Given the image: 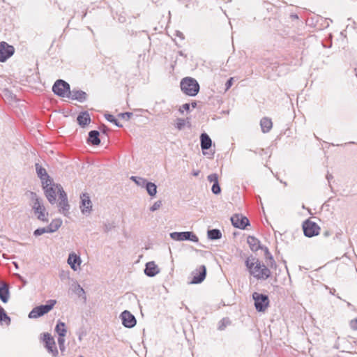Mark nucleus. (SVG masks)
<instances>
[{
	"mask_svg": "<svg viewBox=\"0 0 357 357\" xmlns=\"http://www.w3.org/2000/svg\"><path fill=\"white\" fill-rule=\"evenodd\" d=\"M245 265L250 274L257 280H265L271 275L270 269L264 263L252 256L247 258Z\"/></svg>",
	"mask_w": 357,
	"mask_h": 357,
	"instance_id": "obj_1",
	"label": "nucleus"
},
{
	"mask_svg": "<svg viewBox=\"0 0 357 357\" xmlns=\"http://www.w3.org/2000/svg\"><path fill=\"white\" fill-rule=\"evenodd\" d=\"M26 195L31 201V206L37 219L43 222H48V212L43 205V200L34 192L29 191Z\"/></svg>",
	"mask_w": 357,
	"mask_h": 357,
	"instance_id": "obj_2",
	"label": "nucleus"
},
{
	"mask_svg": "<svg viewBox=\"0 0 357 357\" xmlns=\"http://www.w3.org/2000/svg\"><path fill=\"white\" fill-rule=\"evenodd\" d=\"M43 188L45 197L51 204H54L56 200V195L60 196L61 191H64L60 184H56L52 180L43 181Z\"/></svg>",
	"mask_w": 357,
	"mask_h": 357,
	"instance_id": "obj_3",
	"label": "nucleus"
},
{
	"mask_svg": "<svg viewBox=\"0 0 357 357\" xmlns=\"http://www.w3.org/2000/svg\"><path fill=\"white\" fill-rule=\"evenodd\" d=\"M181 89L185 95L195 96L199 91V84L192 77H187L181 79Z\"/></svg>",
	"mask_w": 357,
	"mask_h": 357,
	"instance_id": "obj_4",
	"label": "nucleus"
},
{
	"mask_svg": "<svg viewBox=\"0 0 357 357\" xmlns=\"http://www.w3.org/2000/svg\"><path fill=\"white\" fill-rule=\"evenodd\" d=\"M56 303V300H49L45 305H41L34 307L29 314L31 319L38 318L49 312Z\"/></svg>",
	"mask_w": 357,
	"mask_h": 357,
	"instance_id": "obj_5",
	"label": "nucleus"
},
{
	"mask_svg": "<svg viewBox=\"0 0 357 357\" xmlns=\"http://www.w3.org/2000/svg\"><path fill=\"white\" fill-rule=\"evenodd\" d=\"M252 298L255 301V306L258 312H264L269 305V298L268 296L258 292L252 294Z\"/></svg>",
	"mask_w": 357,
	"mask_h": 357,
	"instance_id": "obj_6",
	"label": "nucleus"
},
{
	"mask_svg": "<svg viewBox=\"0 0 357 357\" xmlns=\"http://www.w3.org/2000/svg\"><path fill=\"white\" fill-rule=\"evenodd\" d=\"M52 91L60 97H68L70 93V85L63 79H58L54 84Z\"/></svg>",
	"mask_w": 357,
	"mask_h": 357,
	"instance_id": "obj_7",
	"label": "nucleus"
},
{
	"mask_svg": "<svg viewBox=\"0 0 357 357\" xmlns=\"http://www.w3.org/2000/svg\"><path fill=\"white\" fill-rule=\"evenodd\" d=\"M303 229L305 236L307 237H312L319 234L320 227L315 222L307 220L303 224Z\"/></svg>",
	"mask_w": 357,
	"mask_h": 357,
	"instance_id": "obj_8",
	"label": "nucleus"
},
{
	"mask_svg": "<svg viewBox=\"0 0 357 357\" xmlns=\"http://www.w3.org/2000/svg\"><path fill=\"white\" fill-rule=\"evenodd\" d=\"M170 237L175 241H191L198 242V237L192 231L172 232L170 233Z\"/></svg>",
	"mask_w": 357,
	"mask_h": 357,
	"instance_id": "obj_9",
	"label": "nucleus"
},
{
	"mask_svg": "<svg viewBox=\"0 0 357 357\" xmlns=\"http://www.w3.org/2000/svg\"><path fill=\"white\" fill-rule=\"evenodd\" d=\"M15 48L8 45L6 42L0 43V61L5 62L8 58L13 55Z\"/></svg>",
	"mask_w": 357,
	"mask_h": 357,
	"instance_id": "obj_10",
	"label": "nucleus"
},
{
	"mask_svg": "<svg viewBox=\"0 0 357 357\" xmlns=\"http://www.w3.org/2000/svg\"><path fill=\"white\" fill-rule=\"evenodd\" d=\"M80 209L83 214H90L92 211V202L87 193H82L80 195Z\"/></svg>",
	"mask_w": 357,
	"mask_h": 357,
	"instance_id": "obj_11",
	"label": "nucleus"
},
{
	"mask_svg": "<svg viewBox=\"0 0 357 357\" xmlns=\"http://www.w3.org/2000/svg\"><path fill=\"white\" fill-rule=\"evenodd\" d=\"M43 341L45 343V347L54 357L58 355V350L55 345L54 339L49 333L43 334Z\"/></svg>",
	"mask_w": 357,
	"mask_h": 357,
	"instance_id": "obj_12",
	"label": "nucleus"
},
{
	"mask_svg": "<svg viewBox=\"0 0 357 357\" xmlns=\"http://www.w3.org/2000/svg\"><path fill=\"white\" fill-rule=\"evenodd\" d=\"M59 199V212L66 216L68 214L70 205L68 204L67 195L65 191H61Z\"/></svg>",
	"mask_w": 357,
	"mask_h": 357,
	"instance_id": "obj_13",
	"label": "nucleus"
},
{
	"mask_svg": "<svg viewBox=\"0 0 357 357\" xmlns=\"http://www.w3.org/2000/svg\"><path fill=\"white\" fill-rule=\"evenodd\" d=\"M234 227L239 229H245L249 225V220L241 215L235 214L231 218Z\"/></svg>",
	"mask_w": 357,
	"mask_h": 357,
	"instance_id": "obj_14",
	"label": "nucleus"
},
{
	"mask_svg": "<svg viewBox=\"0 0 357 357\" xmlns=\"http://www.w3.org/2000/svg\"><path fill=\"white\" fill-rule=\"evenodd\" d=\"M206 268L204 265H201L195 271H193V279L192 283H201L206 278Z\"/></svg>",
	"mask_w": 357,
	"mask_h": 357,
	"instance_id": "obj_15",
	"label": "nucleus"
},
{
	"mask_svg": "<svg viewBox=\"0 0 357 357\" xmlns=\"http://www.w3.org/2000/svg\"><path fill=\"white\" fill-rule=\"evenodd\" d=\"M122 324L125 327L132 328L136 324L135 317L128 310L123 311L121 314Z\"/></svg>",
	"mask_w": 357,
	"mask_h": 357,
	"instance_id": "obj_16",
	"label": "nucleus"
},
{
	"mask_svg": "<svg viewBox=\"0 0 357 357\" xmlns=\"http://www.w3.org/2000/svg\"><path fill=\"white\" fill-rule=\"evenodd\" d=\"M67 262L70 265V268L73 271H76L79 268L82 259L78 255L75 254V252H71L68 255Z\"/></svg>",
	"mask_w": 357,
	"mask_h": 357,
	"instance_id": "obj_17",
	"label": "nucleus"
},
{
	"mask_svg": "<svg viewBox=\"0 0 357 357\" xmlns=\"http://www.w3.org/2000/svg\"><path fill=\"white\" fill-rule=\"evenodd\" d=\"M160 273V268L155 261H149L146 264L144 273L149 277H154Z\"/></svg>",
	"mask_w": 357,
	"mask_h": 357,
	"instance_id": "obj_18",
	"label": "nucleus"
},
{
	"mask_svg": "<svg viewBox=\"0 0 357 357\" xmlns=\"http://www.w3.org/2000/svg\"><path fill=\"white\" fill-rule=\"evenodd\" d=\"M86 93L81 90H73L72 91L70 90V93L68 96V98H70L72 100H76L81 102L86 100Z\"/></svg>",
	"mask_w": 357,
	"mask_h": 357,
	"instance_id": "obj_19",
	"label": "nucleus"
},
{
	"mask_svg": "<svg viewBox=\"0 0 357 357\" xmlns=\"http://www.w3.org/2000/svg\"><path fill=\"white\" fill-rule=\"evenodd\" d=\"M36 170L38 176L40 178L42 185L43 184V181H47V180H52L49 175L47 173V171L45 168L41 167L39 164H36Z\"/></svg>",
	"mask_w": 357,
	"mask_h": 357,
	"instance_id": "obj_20",
	"label": "nucleus"
},
{
	"mask_svg": "<svg viewBox=\"0 0 357 357\" xmlns=\"http://www.w3.org/2000/svg\"><path fill=\"white\" fill-rule=\"evenodd\" d=\"M77 122L82 127H85L91 122L89 114L87 112L80 113L77 116Z\"/></svg>",
	"mask_w": 357,
	"mask_h": 357,
	"instance_id": "obj_21",
	"label": "nucleus"
},
{
	"mask_svg": "<svg viewBox=\"0 0 357 357\" xmlns=\"http://www.w3.org/2000/svg\"><path fill=\"white\" fill-rule=\"evenodd\" d=\"M260 126L264 133L268 132L273 127L271 119L267 117L262 118L260 121Z\"/></svg>",
	"mask_w": 357,
	"mask_h": 357,
	"instance_id": "obj_22",
	"label": "nucleus"
},
{
	"mask_svg": "<svg viewBox=\"0 0 357 357\" xmlns=\"http://www.w3.org/2000/svg\"><path fill=\"white\" fill-rule=\"evenodd\" d=\"M247 242L252 251L255 252L260 249V242L257 238L249 236Z\"/></svg>",
	"mask_w": 357,
	"mask_h": 357,
	"instance_id": "obj_23",
	"label": "nucleus"
},
{
	"mask_svg": "<svg viewBox=\"0 0 357 357\" xmlns=\"http://www.w3.org/2000/svg\"><path fill=\"white\" fill-rule=\"evenodd\" d=\"M200 139L202 149L206 150L211 146V139L206 133H202L201 135Z\"/></svg>",
	"mask_w": 357,
	"mask_h": 357,
	"instance_id": "obj_24",
	"label": "nucleus"
},
{
	"mask_svg": "<svg viewBox=\"0 0 357 357\" xmlns=\"http://www.w3.org/2000/svg\"><path fill=\"white\" fill-rule=\"evenodd\" d=\"M99 135V132L97 130L90 131L89 133V142L93 145H99L100 143Z\"/></svg>",
	"mask_w": 357,
	"mask_h": 357,
	"instance_id": "obj_25",
	"label": "nucleus"
},
{
	"mask_svg": "<svg viewBox=\"0 0 357 357\" xmlns=\"http://www.w3.org/2000/svg\"><path fill=\"white\" fill-rule=\"evenodd\" d=\"M62 225L61 219H54L52 220L50 224L46 227L49 233H53L57 231Z\"/></svg>",
	"mask_w": 357,
	"mask_h": 357,
	"instance_id": "obj_26",
	"label": "nucleus"
},
{
	"mask_svg": "<svg viewBox=\"0 0 357 357\" xmlns=\"http://www.w3.org/2000/svg\"><path fill=\"white\" fill-rule=\"evenodd\" d=\"M9 298V290L6 283H3L2 287H0V299L6 303Z\"/></svg>",
	"mask_w": 357,
	"mask_h": 357,
	"instance_id": "obj_27",
	"label": "nucleus"
},
{
	"mask_svg": "<svg viewBox=\"0 0 357 357\" xmlns=\"http://www.w3.org/2000/svg\"><path fill=\"white\" fill-rule=\"evenodd\" d=\"M55 331L59 335V337H65L67 332L65 323L59 321L55 327Z\"/></svg>",
	"mask_w": 357,
	"mask_h": 357,
	"instance_id": "obj_28",
	"label": "nucleus"
},
{
	"mask_svg": "<svg viewBox=\"0 0 357 357\" xmlns=\"http://www.w3.org/2000/svg\"><path fill=\"white\" fill-rule=\"evenodd\" d=\"M207 234L208 238L211 240H218L222 237L221 231L217 229L208 230Z\"/></svg>",
	"mask_w": 357,
	"mask_h": 357,
	"instance_id": "obj_29",
	"label": "nucleus"
},
{
	"mask_svg": "<svg viewBox=\"0 0 357 357\" xmlns=\"http://www.w3.org/2000/svg\"><path fill=\"white\" fill-rule=\"evenodd\" d=\"M144 188H146L147 193L151 197L155 196V195L157 193V186L155 183L148 181Z\"/></svg>",
	"mask_w": 357,
	"mask_h": 357,
	"instance_id": "obj_30",
	"label": "nucleus"
},
{
	"mask_svg": "<svg viewBox=\"0 0 357 357\" xmlns=\"http://www.w3.org/2000/svg\"><path fill=\"white\" fill-rule=\"evenodd\" d=\"M0 322L5 323L6 325H9L10 323V319L6 313L4 309L0 305Z\"/></svg>",
	"mask_w": 357,
	"mask_h": 357,
	"instance_id": "obj_31",
	"label": "nucleus"
},
{
	"mask_svg": "<svg viewBox=\"0 0 357 357\" xmlns=\"http://www.w3.org/2000/svg\"><path fill=\"white\" fill-rule=\"evenodd\" d=\"M73 291L79 297L86 298L84 289L78 283L75 284Z\"/></svg>",
	"mask_w": 357,
	"mask_h": 357,
	"instance_id": "obj_32",
	"label": "nucleus"
},
{
	"mask_svg": "<svg viewBox=\"0 0 357 357\" xmlns=\"http://www.w3.org/2000/svg\"><path fill=\"white\" fill-rule=\"evenodd\" d=\"M105 119L109 121V122H112V123H114L116 126L118 127H122V125L119 124L118 121L115 119V117L112 115V114H106L105 115Z\"/></svg>",
	"mask_w": 357,
	"mask_h": 357,
	"instance_id": "obj_33",
	"label": "nucleus"
},
{
	"mask_svg": "<svg viewBox=\"0 0 357 357\" xmlns=\"http://www.w3.org/2000/svg\"><path fill=\"white\" fill-rule=\"evenodd\" d=\"M45 233H49L47 227H41V228H38L37 229H36L34 231H33V235L35 236H39L43 234H45Z\"/></svg>",
	"mask_w": 357,
	"mask_h": 357,
	"instance_id": "obj_34",
	"label": "nucleus"
},
{
	"mask_svg": "<svg viewBox=\"0 0 357 357\" xmlns=\"http://www.w3.org/2000/svg\"><path fill=\"white\" fill-rule=\"evenodd\" d=\"M207 179L209 182L217 183H218V176L217 174H211L207 176Z\"/></svg>",
	"mask_w": 357,
	"mask_h": 357,
	"instance_id": "obj_35",
	"label": "nucleus"
},
{
	"mask_svg": "<svg viewBox=\"0 0 357 357\" xmlns=\"http://www.w3.org/2000/svg\"><path fill=\"white\" fill-rule=\"evenodd\" d=\"M211 190H212L213 193H214L215 195L220 194L221 192V189H220L219 183H213V185L211 188Z\"/></svg>",
	"mask_w": 357,
	"mask_h": 357,
	"instance_id": "obj_36",
	"label": "nucleus"
},
{
	"mask_svg": "<svg viewBox=\"0 0 357 357\" xmlns=\"http://www.w3.org/2000/svg\"><path fill=\"white\" fill-rule=\"evenodd\" d=\"M185 125V121L183 119H178L176 124V127L178 130H181Z\"/></svg>",
	"mask_w": 357,
	"mask_h": 357,
	"instance_id": "obj_37",
	"label": "nucleus"
},
{
	"mask_svg": "<svg viewBox=\"0 0 357 357\" xmlns=\"http://www.w3.org/2000/svg\"><path fill=\"white\" fill-rule=\"evenodd\" d=\"M147 182L148 181L146 178L139 177V178H137L136 184L141 187H145Z\"/></svg>",
	"mask_w": 357,
	"mask_h": 357,
	"instance_id": "obj_38",
	"label": "nucleus"
},
{
	"mask_svg": "<svg viewBox=\"0 0 357 357\" xmlns=\"http://www.w3.org/2000/svg\"><path fill=\"white\" fill-rule=\"evenodd\" d=\"M161 206H162V202L157 201L150 207V211H155L159 209Z\"/></svg>",
	"mask_w": 357,
	"mask_h": 357,
	"instance_id": "obj_39",
	"label": "nucleus"
},
{
	"mask_svg": "<svg viewBox=\"0 0 357 357\" xmlns=\"http://www.w3.org/2000/svg\"><path fill=\"white\" fill-rule=\"evenodd\" d=\"M64 343H65L64 337H58V344H59L61 351H63L65 349Z\"/></svg>",
	"mask_w": 357,
	"mask_h": 357,
	"instance_id": "obj_40",
	"label": "nucleus"
},
{
	"mask_svg": "<svg viewBox=\"0 0 357 357\" xmlns=\"http://www.w3.org/2000/svg\"><path fill=\"white\" fill-rule=\"evenodd\" d=\"M349 326L351 329L357 331V317L350 321Z\"/></svg>",
	"mask_w": 357,
	"mask_h": 357,
	"instance_id": "obj_41",
	"label": "nucleus"
},
{
	"mask_svg": "<svg viewBox=\"0 0 357 357\" xmlns=\"http://www.w3.org/2000/svg\"><path fill=\"white\" fill-rule=\"evenodd\" d=\"M120 117H121L122 119H125L126 120H128L131 118V116H132V113H130V112H125V113H121L119 114V115Z\"/></svg>",
	"mask_w": 357,
	"mask_h": 357,
	"instance_id": "obj_42",
	"label": "nucleus"
},
{
	"mask_svg": "<svg viewBox=\"0 0 357 357\" xmlns=\"http://www.w3.org/2000/svg\"><path fill=\"white\" fill-rule=\"evenodd\" d=\"M233 80H234V78L233 77H231L229 78L227 82H226V90H228L233 84Z\"/></svg>",
	"mask_w": 357,
	"mask_h": 357,
	"instance_id": "obj_43",
	"label": "nucleus"
},
{
	"mask_svg": "<svg viewBox=\"0 0 357 357\" xmlns=\"http://www.w3.org/2000/svg\"><path fill=\"white\" fill-rule=\"evenodd\" d=\"M183 109L186 110V111H188L190 109V104L188 103H185L182 105V107L179 109V111L183 113Z\"/></svg>",
	"mask_w": 357,
	"mask_h": 357,
	"instance_id": "obj_44",
	"label": "nucleus"
},
{
	"mask_svg": "<svg viewBox=\"0 0 357 357\" xmlns=\"http://www.w3.org/2000/svg\"><path fill=\"white\" fill-rule=\"evenodd\" d=\"M112 226L110 225L109 224H105L104 225V231L105 232H108L109 231H110L112 229Z\"/></svg>",
	"mask_w": 357,
	"mask_h": 357,
	"instance_id": "obj_45",
	"label": "nucleus"
},
{
	"mask_svg": "<svg viewBox=\"0 0 357 357\" xmlns=\"http://www.w3.org/2000/svg\"><path fill=\"white\" fill-rule=\"evenodd\" d=\"M85 335H86V333L84 331L78 332V340H79V341L81 342L82 340L83 336H84Z\"/></svg>",
	"mask_w": 357,
	"mask_h": 357,
	"instance_id": "obj_46",
	"label": "nucleus"
},
{
	"mask_svg": "<svg viewBox=\"0 0 357 357\" xmlns=\"http://www.w3.org/2000/svg\"><path fill=\"white\" fill-rule=\"evenodd\" d=\"M269 259H270V264H269V266L271 268H273V266H275V261H274V259H273V257L271 255L270 256Z\"/></svg>",
	"mask_w": 357,
	"mask_h": 357,
	"instance_id": "obj_47",
	"label": "nucleus"
},
{
	"mask_svg": "<svg viewBox=\"0 0 357 357\" xmlns=\"http://www.w3.org/2000/svg\"><path fill=\"white\" fill-rule=\"evenodd\" d=\"M137 178H139V177L137 176H131L130 179L136 183Z\"/></svg>",
	"mask_w": 357,
	"mask_h": 357,
	"instance_id": "obj_48",
	"label": "nucleus"
},
{
	"mask_svg": "<svg viewBox=\"0 0 357 357\" xmlns=\"http://www.w3.org/2000/svg\"><path fill=\"white\" fill-rule=\"evenodd\" d=\"M199 171L194 172H193V175H194V176H198V175H199Z\"/></svg>",
	"mask_w": 357,
	"mask_h": 357,
	"instance_id": "obj_49",
	"label": "nucleus"
},
{
	"mask_svg": "<svg viewBox=\"0 0 357 357\" xmlns=\"http://www.w3.org/2000/svg\"><path fill=\"white\" fill-rule=\"evenodd\" d=\"M196 106H197V103H196L195 102H192V107H194V108H195V107H196Z\"/></svg>",
	"mask_w": 357,
	"mask_h": 357,
	"instance_id": "obj_50",
	"label": "nucleus"
},
{
	"mask_svg": "<svg viewBox=\"0 0 357 357\" xmlns=\"http://www.w3.org/2000/svg\"><path fill=\"white\" fill-rule=\"evenodd\" d=\"M329 235H330L329 231H326V232L324 233V236H329Z\"/></svg>",
	"mask_w": 357,
	"mask_h": 357,
	"instance_id": "obj_51",
	"label": "nucleus"
},
{
	"mask_svg": "<svg viewBox=\"0 0 357 357\" xmlns=\"http://www.w3.org/2000/svg\"><path fill=\"white\" fill-rule=\"evenodd\" d=\"M177 36H181V37L182 33H179V34H177Z\"/></svg>",
	"mask_w": 357,
	"mask_h": 357,
	"instance_id": "obj_52",
	"label": "nucleus"
},
{
	"mask_svg": "<svg viewBox=\"0 0 357 357\" xmlns=\"http://www.w3.org/2000/svg\"><path fill=\"white\" fill-rule=\"evenodd\" d=\"M78 357H84L83 356H79Z\"/></svg>",
	"mask_w": 357,
	"mask_h": 357,
	"instance_id": "obj_53",
	"label": "nucleus"
},
{
	"mask_svg": "<svg viewBox=\"0 0 357 357\" xmlns=\"http://www.w3.org/2000/svg\"><path fill=\"white\" fill-rule=\"evenodd\" d=\"M356 75H357V73H356Z\"/></svg>",
	"mask_w": 357,
	"mask_h": 357,
	"instance_id": "obj_54",
	"label": "nucleus"
}]
</instances>
